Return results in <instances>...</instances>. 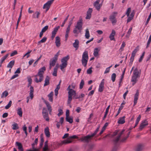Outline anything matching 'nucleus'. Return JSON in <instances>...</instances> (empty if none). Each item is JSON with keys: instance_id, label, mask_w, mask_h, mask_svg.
Returning a JSON list of instances; mask_svg holds the SVG:
<instances>
[{"instance_id": "obj_58", "label": "nucleus", "mask_w": 151, "mask_h": 151, "mask_svg": "<svg viewBox=\"0 0 151 151\" xmlns=\"http://www.w3.org/2000/svg\"><path fill=\"white\" fill-rule=\"evenodd\" d=\"M85 95L83 93H81V95L79 97H76L75 98V99H79L81 98H83L84 97Z\"/></svg>"}, {"instance_id": "obj_20", "label": "nucleus", "mask_w": 151, "mask_h": 151, "mask_svg": "<svg viewBox=\"0 0 151 151\" xmlns=\"http://www.w3.org/2000/svg\"><path fill=\"white\" fill-rule=\"evenodd\" d=\"M116 34L115 31L114 30H112L111 33L110 34L109 37L111 40H114V36Z\"/></svg>"}, {"instance_id": "obj_11", "label": "nucleus", "mask_w": 151, "mask_h": 151, "mask_svg": "<svg viewBox=\"0 0 151 151\" xmlns=\"http://www.w3.org/2000/svg\"><path fill=\"white\" fill-rule=\"evenodd\" d=\"M104 80L103 79L100 83L98 89V91L100 92H102L104 89Z\"/></svg>"}, {"instance_id": "obj_29", "label": "nucleus", "mask_w": 151, "mask_h": 151, "mask_svg": "<svg viewBox=\"0 0 151 151\" xmlns=\"http://www.w3.org/2000/svg\"><path fill=\"white\" fill-rule=\"evenodd\" d=\"M125 104V103H122L121 104L120 106L119 107L118 111L117 114L116 115V116H117L121 112V111L122 109L124 107L123 105Z\"/></svg>"}, {"instance_id": "obj_41", "label": "nucleus", "mask_w": 151, "mask_h": 151, "mask_svg": "<svg viewBox=\"0 0 151 151\" xmlns=\"http://www.w3.org/2000/svg\"><path fill=\"white\" fill-rule=\"evenodd\" d=\"M47 40V38L46 37H44L40 40L38 42V44H40L42 43H44Z\"/></svg>"}, {"instance_id": "obj_38", "label": "nucleus", "mask_w": 151, "mask_h": 151, "mask_svg": "<svg viewBox=\"0 0 151 151\" xmlns=\"http://www.w3.org/2000/svg\"><path fill=\"white\" fill-rule=\"evenodd\" d=\"M85 37V38L87 39H88L90 37V34L89 31H88V29H87L86 30Z\"/></svg>"}, {"instance_id": "obj_18", "label": "nucleus", "mask_w": 151, "mask_h": 151, "mask_svg": "<svg viewBox=\"0 0 151 151\" xmlns=\"http://www.w3.org/2000/svg\"><path fill=\"white\" fill-rule=\"evenodd\" d=\"M34 91V88L32 86H30L29 96L31 100L34 97L33 93Z\"/></svg>"}, {"instance_id": "obj_3", "label": "nucleus", "mask_w": 151, "mask_h": 151, "mask_svg": "<svg viewBox=\"0 0 151 151\" xmlns=\"http://www.w3.org/2000/svg\"><path fill=\"white\" fill-rule=\"evenodd\" d=\"M139 77L140 75L139 74L138 70L136 68L133 71V75L131 79V81L133 82V85L134 84L137 82V78Z\"/></svg>"}, {"instance_id": "obj_23", "label": "nucleus", "mask_w": 151, "mask_h": 151, "mask_svg": "<svg viewBox=\"0 0 151 151\" xmlns=\"http://www.w3.org/2000/svg\"><path fill=\"white\" fill-rule=\"evenodd\" d=\"M100 50V49L99 50L98 48H94L93 54L95 57H96L99 55V52Z\"/></svg>"}, {"instance_id": "obj_8", "label": "nucleus", "mask_w": 151, "mask_h": 151, "mask_svg": "<svg viewBox=\"0 0 151 151\" xmlns=\"http://www.w3.org/2000/svg\"><path fill=\"white\" fill-rule=\"evenodd\" d=\"M100 0H97L95 1L93 4V6L95 8L98 10L99 11L101 6V5L99 4Z\"/></svg>"}, {"instance_id": "obj_54", "label": "nucleus", "mask_w": 151, "mask_h": 151, "mask_svg": "<svg viewBox=\"0 0 151 151\" xmlns=\"http://www.w3.org/2000/svg\"><path fill=\"white\" fill-rule=\"evenodd\" d=\"M131 9L130 8H129L126 12V14L127 17H129V14L131 12Z\"/></svg>"}, {"instance_id": "obj_37", "label": "nucleus", "mask_w": 151, "mask_h": 151, "mask_svg": "<svg viewBox=\"0 0 151 151\" xmlns=\"http://www.w3.org/2000/svg\"><path fill=\"white\" fill-rule=\"evenodd\" d=\"M43 118L47 121H48L49 120V118L48 117V113L42 114Z\"/></svg>"}, {"instance_id": "obj_52", "label": "nucleus", "mask_w": 151, "mask_h": 151, "mask_svg": "<svg viewBox=\"0 0 151 151\" xmlns=\"http://www.w3.org/2000/svg\"><path fill=\"white\" fill-rule=\"evenodd\" d=\"M22 16V15H21V14H19V17L18 19V20L17 21V25H16V28L17 29L18 28L19 23L20 20V19H21Z\"/></svg>"}, {"instance_id": "obj_17", "label": "nucleus", "mask_w": 151, "mask_h": 151, "mask_svg": "<svg viewBox=\"0 0 151 151\" xmlns=\"http://www.w3.org/2000/svg\"><path fill=\"white\" fill-rule=\"evenodd\" d=\"M44 102L46 104L48 110L49 111V113L50 114H51V112L52 111L51 106L50 105L49 102L46 101H44Z\"/></svg>"}, {"instance_id": "obj_24", "label": "nucleus", "mask_w": 151, "mask_h": 151, "mask_svg": "<svg viewBox=\"0 0 151 151\" xmlns=\"http://www.w3.org/2000/svg\"><path fill=\"white\" fill-rule=\"evenodd\" d=\"M58 64L56 65L54 69V71L52 73V75L55 76H57V72L58 69Z\"/></svg>"}, {"instance_id": "obj_31", "label": "nucleus", "mask_w": 151, "mask_h": 151, "mask_svg": "<svg viewBox=\"0 0 151 151\" xmlns=\"http://www.w3.org/2000/svg\"><path fill=\"white\" fill-rule=\"evenodd\" d=\"M110 107V105H109L107 106V107L106 108L105 112V114L103 119V120H104L106 118L107 115L108 113L109 110V109Z\"/></svg>"}, {"instance_id": "obj_33", "label": "nucleus", "mask_w": 151, "mask_h": 151, "mask_svg": "<svg viewBox=\"0 0 151 151\" xmlns=\"http://www.w3.org/2000/svg\"><path fill=\"white\" fill-rule=\"evenodd\" d=\"M65 119L67 122H69L70 123H72L73 122V118L71 117L68 116L65 117Z\"/></svg>"}, {"instance_id": "obj_25", "label": "nucleus", "mask_w": 151, "mask_h": 151, "mask_svg": "<svg viewBox=\"0 0 151 151\" xmlns=\"http://www.w3.org/2000/svg\"><path fill=\"white\" fill-rule=\"evenodd\" d=\"M144 146L142 144H139L137 146L135 150V151H141L143 148Z\"/></svg>"}, {"instance_id": "obj_10", "label": "nucleus", "mask_w": 151, "mask_h": 151, "mask_svg": "<svg viewBox=\"0 0 151 151\" xmlns=\"http://www.w3.org/2000/svg\"><path fill=\"white\" fill-rule=\"evenodd\" d=\"M148 124V122L146 120L142 121L140 125L139 129L140 130H141L143 128L145 127V126L147 125Z\"/></svg>"}, {"instance_id": "obj_6", "label": "nucleus", "mask_w": 151, "mask_h": 151, "mask_svg": "<svg viewBox=\"0 0 151 151\" xmlns=\"http://www.w3.org/2000/svg\"><path fill=\"white\" fill-rule=\"evenodd\" d=\"M46 68L44 66L42 67L39 69L38 73L37 75V76H38L39 77H40V78L41 79L40 81H40L42 80L44 72Z\"/></svg>"}, {"instance_id": "obj_50", "label": "nucleus", "mask_w": 151, "mask_h": 151, "mask_svg": "<svg viewBox=\"0 0 151 151\" xmlns=\"http://www.w3.org/2000/svg\"><path fill=\"white\" fill-rule=\"evenodd\" d=\"M100 128V126H99L96 129L95 132L92 134V136H94L96 134V133H97L99 131V129Z\"/></svg>"}, {"instance_id": "obj_19", "label": "nucleus", "mask_w": 151, "mask_h": 151, "mask_svg": "<svg viewBox=\"0 0 151 151\" xmlns=\"http://www.w3.org/2000/svg\"><path fill=\"white\" fill-rule=\"evenodd\" d=\"M50 78L48 76H47L45 80V83L44 84V86H45L49 85L50 83Z\"/></svg>"}, {"instance_id": "obj_56", "label": "nucleus", "mask_w": 151, "mask_h": 151, "mask_svg": "<svg viewBox=\"0 0 151 151\" xmlns=\"http://www.w3.org/2000/svg\"><path fill=\"white\" fill-rule=\"evenodd\" d=\"M27 128L26 126L25 125H24L23 127V129L24 131V133L26 134V136H27Z\"/></svg>"}, {"instance_id": "obj_9", "label": "nucleus", "mask_w": 151, "mask_h": 151, "mask_svg": "<svg viewBox=\"0 0 151 151\" xmlns=\"http://www.w3.org/2000/svg\"><path fill=\"white\" fill-rule=\"evenodd\" d=\"M60 28V27L59 26H58L54 28L52 33L51 38L52 40L54 39L58 31V29Z\"/></svg>"}, {"instance_id": "obj_49", "label": "nucleus", "mask_w": 151, "mask_h": 151, "mask_svg": "<svg viewBox=\"0 0 151 151\" xmlns=\"http://www.w3.org/2000/svg\"><path fill=\"white\" fill-rule=\"evenodd\" d=\"M56 61L55 60H52L51 61H50V65H52V66H55Z\"/></svg>"}, {"instance_id": "obj_12", "label": "nucleus", "mask_w": 151, "mask_h": 151, "mask_svg": "<svg viewBox=\"0 0 151 151\" xmlns=\"http://www.w3.org/2000/svg\"><path fill=\"white\" fill-rule=\"evenodd\" d=\"M113 14H114L111 15L109 17V19L113 24L116 23V20L115 19V16L114 14H117V13L116 12H114L113 13Z\"/></svg>"}, {"instance_id": "obj_51", "label": "nucleus", "mask_w": 151, "mask_h": 151, "mask_svg": "<svg viewBox=\"0 0 151 151\" xmlns=\"http://www.w3.org/2000/svg\"><path fill=\"white\" fill-rule=\"evenodd\" d=\"M32 52V50H29L28 52H27V53H26L23 56V58H24L25 56H26V57L27 58H28L29 56L30 55L29 54Z\"/></svg>"}, {"instance_id": "obj_27", "label": "nucleus", "mask_w": 151, "mask_h": 151, "mask_svg": "<svg viewBox=\"0 0 151 151\" xmlns=\"http://www.w3.org/2000/svg\"><path fill=\"white\" fill-rule=\"evenodd\" d=\"M45 133L46 136L49 137H50V133L49 131V129L48 127H46L45 129Z\"/></svg>"}, {"instance_id": "obj_47", "label": "nucleus", "mask_w": 151, "mask_h": 151, "mask_svg": "<svg viewBox=\"0 0 151 151\" xmlns=\"http://www.w3.org/2000/svg\"><path fill=\"white\" fill-rule=\"evenodd\" d=\"M116 75L115 73H113L111 76V79L112 82H114L115 80Z\"/></svg>"}, {"instance_id": "obj_57", "label": "nucleus", "mask_w": 151, "mask_h": 151, "mask_svg": "<svg viewBox=\"0 0 151 151\" xmlns=\"http://www.w3.org/2000/svg\"><path fill=\"white\" fill-rule=\"evenodd\" d=\"M48 26L47 25L45 26L42 29L41 31L42 32H45L48 29Z\"/></svg>"}, {"instance_id": "obj_46", "label": "nucleus", "mask_w": 151, "mask_h": 151, "mask_svg": "<svg viewBox=\"0 0 151 151\" xmlns=\"http://www.w3.org/2000/svg\"><path fill=\"white\" fill-rule=\"evenodd\" d=\"M12 104V101H10L9 102V103L7 105H6L5 106V109H9L11 106Z\"/></svg>"}, {"instance_id": "obj_39", "label": "nucleus", "mask_w": 151, "mask_h": 151, "mask_svg": "<svg viewBox=\"0 0 151 151\" xmlns=\"http://www.w3.org/2000/svg\"><path fill=\"white\" fill-rule=\"evenodd\" d=\"M141 117V116L140 115H139L138 116L137 118V119L136 121V122L135 124V125L134 126V128H135L138 124L140 120V118Z\"/></svg>"}, {"instance_id": "obj_44", "label": "nucleus", "mask_w": 151, "mask_h": 151, "mask_svg": "<svg viewBox=\"0 0 151 151\" xmlns=\"http://www.w3.org/2000/svg\"><path fill=\"white\" fill-rule=\"evenodd\" d=\"M151 42V35H150V36L149 37V39L148 40L147 42V45L146 47V48H147L149 47L150 44Z\"/></svg>"}, {"instance_id": "obj_34", "label": "nucleus", "mask_w": 151, "mask_h": 151, "mask_svg": "<svg viewBox=\"0 0 151 151\" xmlns=\"http://www.w3.org/2000/svg\"><path fill=\"white\" fill-rule=\"evenodd\" d=\"M40 14V13L39 12L37 11L35 12L34 14H33V17L34 18H38Z\"/></svg>"}, {"instance_id": "obj_40", "label": "nucleus", "mask_w": 151, "mask_h": 151, "mask_svg": "<svg viewBox=\"0 0 151 151\" xmlns=\"http://www.w3.org/2000/svg\"><path fill=\"white\" fill-rule=\"evenodd\" d=\"M67 65L63 63H62V64L60 65V66L61 70L63 71L64 69L66 67Z\"/></svg>"}, {"instance_id": "obj_36", "label": "nucleus", "mask_w": 151, "mask_h": 151, "mask_svg": "<svg viewBox=\"0 0 151 151\" xmlns=\"http://www.w3.org/2000/svg\"><path fill=\"white\" fill-rule=\"evenodd\" d=\"M17 113L20 117L22 116V111L21 108H18Z\"/></svg>"}, {"instance_id": "obj_30", "label": "nucleus", "mask_w": 151, "mask_h": 151, "mask_svg": "<svg viewBox=\"0 0 151 151\" xmlns=\"http://www.w3.org/2000/svg\"><path fill=\"white\" fill-rule=\"evenodd\" d=\"M72 142V141L69 139L67 140H65L62 141L60 143L61 145L63 144H67L70 143Z\"/></svg>"}, {"instance_id": "obj_28", "label": "nucleus", "mask_w": 151, "mask_h": 151, "mask_svg": "<svg viewBox=\"0 0 151 151\" xmlns=\"http://www.w3.org/2000/svg\"><path fill=\"white\" fill-rule=\"evenodd\" d=\"M53 92H51L50 94L48 95V97L49 98V101L51 102L53 101Z\"/></svg>"}, {"instance_id": "obj_5", "label": "nucleus", "mask_w": 151, "mask_h": 151, "mask_svg": "<svg viewBox=\"0 0 151 151\" xmlns=\"http://www.w3.org/2000/svg\"><path fill=\"white\" fill-rule=\"evenodd\" d=\"M93 137V136H92V134L90 135H88L86 136L82 137L80 139V140L81 141L84 142L88 143L91 141Z\"/></svg>"}, {"instance_id": "obj_2", "label": "nucleus", "mask_w": 151, "mask_h": 151, "mask_svg": "<svg viewBox=\"0 0 151 151\" xmlns=\"http://www.w3.org/2000/svg\"><path fill=\"white\" fill-rule=\"evenodd\" d=\"M88 59V52L87 51L85 50L83 53L81 60L82 64L84 67L86 66Z\"/></svg>"}, {"instance_id": "obj_55", "label": "nucleus", "mask_w": 151, "mask_h": 151, "mask_svg": "<svg viewBox=\"0 0 151 151\" xmlns=\"http://www.w3.org/2000/svg\"><path fill=\"white\" fill-rule=\"evenodd\" d=\"M69 15H68L67 17L65 19L64 21L63 22L62 24V25H61V27H63L65 23V22L67 21V20L68 19V18L69 17Z\"/></svg>"}, {"instance_id": "obj_32", "label": "nucleus", "mask_w": 151, "mask_h": 151, "mask_svg": "<svg viewBox=\"0 0 151 151\" xmlns=\"http://www.w3.org/2000/svg\"><path fill=\"white\" fill-rule=\"evenodd\" d=\"M38 76H37V75H36L35 76V81L37 83H38L39 82H40L43 80L44 76H43L42 80L40 81H40L41 79L40 78V77H39V79H38Z\"/></svg>"}, {"instance_id": "obj_62", "label": "nucleus", "mask_w": 151, "mask_h": 151, "mask_svg": "<svg viewBox=\"0 0 151 151\" xmlns=\"http://www.w3.org/2000/svg\"><path fill=\"white\" fill-rule=\"evenodd\" d=\"M112 66V65H111V66H109V67L106 68V69L104 72V73H108L109 72L110 68Z\"/></svg>"}, {"instance_id": "obj_48", "label": "nucleus", "mask_w": 151, "mask_h": 151, "mask_svg": "<svg viewBox=\"0 0 151 151\" xmlns=\"http://www.w3.org/2000/svg\"><path fill=\"white\" fill-rule=\"evenodd\" d=\"M84 84V82L83 80H82L80 84V88L81 89L83 88Z\"/></svg>"}, {"instance_id": "obj_45", "label": "nucleus", "mask_w": 151, "mask_h": 151, "mask_svg": "<svg viewBox=\"0 0 151 151\" xmlns=\"http://www.w3.org/2000/svg\"><path fill=\"white\" fill-rule=\"evenodd\" d=\"M35 143H33L32 144V147L33 149V150H27V151H39V150L37 149H36L35 147Z\"/></svg>"}, {"instance_id": "obj_1", "label": "nucleus", "mask_w": 151, "mask_h": 151, "mask_svg": "<svg viewBox=\"0 0 151 151\" xmlns=\"http://www.w3.org/2000/svg\"><path fill=\"white\" fill-rule=\"evenodd\" d=\"M124 131L125 130L124 129L122 131L116 130L113 133L112 135V136L113 137H115L113 140V141L115 144H116L119 141L122 142H124L127 139L128 136L127 137H124L121 140H119L120 137L123 134Z\"/></svg>"}, {"instance_id": "obj_60", "label": "nucleus", "mask_w": 151, "mask_h": 151, "mask_svg": "<svg viewBox=\"0 0 151 151\" xmlns=\"http://www.w3.org/2000/svg\"><path fill=\"white\" fill-rule=\"evenodd\" d=\"M58 111L59 113L58 114V116H60V115H61L63 113V110L61 109H59L58 110Z\"/></svg>"}, {"instance_id": "obj_53", "label": "nucleus", "mask_w": 151, "mask_h": 151, "mask_svg": "<svg viewBox=\"0 0 151 151\" xmlns=\"http://www.w3.org/2000/svg\"><path fill=\"white\" fill-rule=\"evenodd\" d=\"M72 96H70L68 95V104H70L72 101Z\"/></svg>"}, {"instance_id": "obj_43", "label": "nucleus", "mask_w": 151, "mask_h": 151, "mask_svg": "<svg viewBox=\"0 0 151 151\" xmlns=\"http://www.w3.org/2000/svg\"><path fill=\"white\" fill-rule=\"evenodd\" d=\"M139 46H137L132 52V55L135 56L136 52L139 50Z\"/></svg>"}, {"instance_id": "obj_15", "label": "nucleus", "mask_w": 151, "mask_h": 151, "mask_svg": "<svg viewBox=\"0 0 151 151\" xmlns=\"http://www.w3.org/2000/svg\"><path fill=\"white\" fill-rule=\"evenodd\" d=\"M60 38L59 36H57L55 37V43L56 46L58 47L60 45Z\"/></svg>"}, {"instance_id": "obj_35", "label": "nucleus", "mask_w": 151, "mask_h": 151, "mask_svg": "<svg viewBox=\"0 0 151 151\" xmlns=\"http://www.w3.org/2000/svg\"><path fill=\"white\" fill-rule=\"evenodd\" d=\"M12 129L13 130H16L17 129H18L19 128V127L18 126V124L16 123H14L12 125Z\"/></svg>"}, {"instance_id": "obj_42", "label": "nucleus", "mask_w": 151, "mask_h": 151, "mask_svg": "<svg viewBox=\"0 0 151 151\" xmlns=\"http://www.w3.org/2000/svg\"><path fill=\"white\" fill-rule=\"evenodd\" d=\"M8 95V92L6 91H4L1 94V97L2 98L4 97H6Z\"/></svg>"}, {"instance_id": "obj_61", "label": "nucleus", "mask_w": 151, "mask_h": 151, "mask_svg": "<svg viewBox=\"0 0 151 151\" xmlns=\"http://www.w3.org/2000/svg\"><path fill=\"white\" fill-rule=\"evenodd\" d=\"M125 69L123 71L122 73V74L121 76V78L120 79V82H122V80L124 78V73H125Z\"/></svg>"}, {"instance_id": "obj_21", "label": "nucleus", "mask_w": 151, "mask_h": 151, "mask_svg": "<svg viewBox=\"0 0 151 151\" xmlns=\"http://www.w3.org/2000/svg\"><path fill=\"white\" fill-rule=\"evenodd\" d=\"M69 59V56L68 55L67 56L63 57L61 59V62L62 63H63L67 65V61Z\"/></svg>"}, {"instance_id": "obj_26", "label": "nucleus", "mask_w": 151, "mask_h": 151, "mask_svg": "<svg viewBox=\"0 0 151 151\" xmlns=\"http://www.w3.org/2000/svg\"><path fill=\"white\" fill-rule=\"evenodd\" d=\"M14 60H12L10 61L7 66V67L12 68L14 64Z\"/></svg>"}, {"instance_id": "obj_7", "label": "nucleus", "mask_w": 151, "mask_h": 151, "mask_svg": "<svg viewBox=\"0 0 151 151\" xmlns=\"http://www.w3.org/2000/svg\"><path fill=\"white\" fill-rule=\"evenodd\" d=\"M52 3L50 0L44 5L43 8V9H46V12H47L49 9Z\"/></svg>"}, {"instance_id": "obj_63", "label": "nucleus", "mask_w": 151, "mask_h": 151, "mask_svg": "<svg viewBox=\"0 0 151 151\" xmlns=\"http://www.w3.org/2000/svg\"><path fill=\"white\" fill-rule=\"evenodd\" d=\"M145 53V52H144L142 53V55L141 56L139 59V62H141L142 61L143 58V57L144 56Z\"/></svg>"}, {"instance_id": "obj_16", "label": "nucleus", "mask_w": 151, "mask_h": 151, "mask_svg": "<svg viewBox=\"0 0 151 151\" xmlns=\"http://www.w3.org/2000/svg\"><path fill=\"white\" fill-rule=\"evenodd\" d=\"M125 116H124L122 117L119 118L117 122L119 124H123L125 122Z\"/></svg>"}, {"instance_id": "obj_22", "label": "nucleus", "mask_w": 151, "mask_h": 151, "mask_svg": "<svg viewBox=\"0 0 151 151\" xmlns=\"http://www.w3.org/2000/svg\"><path fill=\"white\" fill-rule=\"evenodd\" d=\"M68 95L70 96H73V97L76 95V91L73 89H72L71 91H68Z\"/></svg>"}, {"instance_id": "obj_59", "label": "nucleus", "mask_w": 151, "mask_h": 151, "mask_svg": "<svg viewBox=\"0 0 151 151\" xmlns=\"http://www.w3.org/2000/svg\"><path fill=\"white\" fill-rule=\"evenodd\" d=\"M59 52H58L54 56V58L53 60H55L57 61L58 60V56L59 55Z\"/></svg>"}, {"instance_id": "obj_13", "label": "nucleus", "mask_w": 151, "mask_h": 151, "mask_svg": "<svg viewBox=\"0 0 151 151\" xmlns=\"http://www.w3.org/2000/svg\"><path fill=\"white\" fill-rule=\"evenodd\" d=\"M139 95V92L137 90L134 96V105H135L137 103V101L138 99V96Z\"/></svg>"}, {"instance_id": "obj_64", "label": "nucleus", "mask_w": 151, "mask_h": 151, "mask_svg": "<svg viewBox=\"0 0 151 151\" xmlns=\"http://www.w3.org/2000/svg\"><path fill=\"white\" fill-rule=\"evenodd\" d=\"M17 54V52L16 50H14L13 52L10 55V56L12 57Z\"/></svg>"}, {"instance_id": "obj_4", "label": "nucleus", "mask_w": 151, "mask_h": 151, "mask_svg": "<svg viewBox=\"0 0 151 151\" xmlns=\"http://www.w3.org/2000/svg\"><path fill=\"white\" fill-rule=\"evenodd\" d=\"M83 23L81 20H79L77 22L76 25L75 27V28L73 30V32L75 34H78L77 29L79 31V32H81L82 29Z\"/></svg>"}, {"instance_id": "obj_14", "label": "nucleus", "mask_w": 151, "mask_h": 151, "mask_svg": "<svg viewBox=\"0 0 151 151\" xmlns=\"http://www.w3.org/2000/svg\"><path fill=\"white\" fill-rule=\"evenodd\" d=\"M79 43V41L77 39L75 40L74 42L73 43V46L76 48V50H77L78 48Z\"/></svg>"}]
</instances>
